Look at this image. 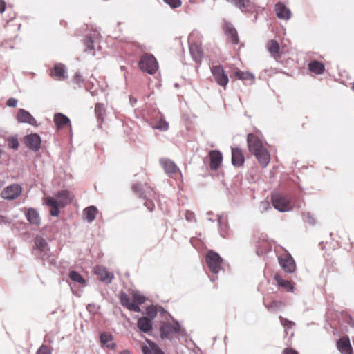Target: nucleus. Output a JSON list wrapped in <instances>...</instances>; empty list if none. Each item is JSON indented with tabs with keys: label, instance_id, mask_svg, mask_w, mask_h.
Returning a JSON list of instances; mask_svg holds the SVG:
<instances>
[{
	"label": "nucleus",
	"instance_id": "obj_1",
	"mask_svg": "<svg viewBox=\"0 0 354 354\" xmlns=\"http://www.w3.org/2000/svg\"><path fill=\"white\" fill-rule=\"evenodd\" d=\"M247 143L250 152L256 157L263 168L266 167L270 161V156L260 138L256 134L249 133Z\"/></svg>",
	"mask_w": 354,
	"mask_h": 354
},
{
	"label": "nucleus",
	"instance_id": "obj_2",
	"mask_svg": "<svg viewBox=\"0 0 354 354\" xmlns=\"http://www.w3.org/2000/svg\"><path fill=\"white\" fill-rule=\"evenodd\" d=\"M57 199L48 196L44 198L45 204L51 207L50 214L53 216L59 214V207H64L71 204L74 198V195L68 190H62L56 193Z\"/></svg>",
	"mask_w": 354,
	"mask_h": 354
},
{
	"label": "nucleus",
	"instance_id": "obj_3",
	"mask_svg": "<svg viewBox=\"0 0 354 354\" xmlns=\"http://www.w3.org/2000/svg\"><path fill=\"white\" fill-rule=\"evenodd\" d=\"M132 190L140 197L145 199V205L149 211H153L155 204L153 200L156 201L158 194L153 187L148 184H141L140 183H135L132 185Z\"/></svg>",
	"mask_w": 354,
	"mask_h": 354
},
{
	"label": "nucleus",
	"instance_id": "obj_4",
	"mask_svg": "<svg viewBox=\"0 0 354 354\" xmlns=\"http://www.w3.org/2000/svg\"><path fill=\"white\" fill-rule=\"evenodd\" d=\"M139 68L144 72L154 74L158 68V62L156 58L149 54H145L139 62Z\"/></svg>",
	"mask_w": 354,
	"mask_h": 354
},
{
	"label": "nucleus",
	"instance_id": "obj_5",
	"mask_svg": "<svg viewBox=\"0 0 354 354\" xmlns=\"http://www.w3.org/2000/svg\"><path fill=\"white\" fill-rule=\"evenodd\" d=\"M206 263L213 273L217 274L221 270L222 258L215 252H209L205 257Z\"/></svg>",
	"mask_w": 354,
	"mask_h": 354
},
{
	"label": "nucleus",
	"instance_id": "obj_6",
	"mask_svg": "<svg viewBox=\"0 0 354 354\" xmlns=\"http://www.w3.org/2000/svg\"><path fill=\"white\" fill-rule=\"evenodd\" d=\"M273 207L279 212H288L292 209L290 201L283 196L275 193L272 195Z\"/></svg>",
	"mask_w": 354,
	"mask_h": 354
},
{
	"label": "nucleus",
	"instance_id": "obj_7",
	"mask_svg": "<svg viewBox=\"0 0 354 354\" xmlns=\"http://www.w3.org/2000/svg\"><path fill=\"white\" fill-rule=\"evenodd\" d=\"M22 192L21 187L18 184H12L6 188L1 193V196L6 200L11 201L19 197Z\"/></svg>",
	"mask_w": 354,
	"mask_h": 354
},
{
	"label": "nucleus",
	"instance_id": "obj_8",
	"mask_svg": "<svg viewBox=\"0 0 354 354\" xmlns=\"http://www.w3.org/2000/svg\"><path fill=\"white\" fill-rule=\"evenodd\" d=\"M211 71L216 83L221 86L225 88L228 84L229 80L223 67L221 66H212Z\"/></svg>",
	"mask_w": 354,
	"mask_h": 354
},
{
	"label": "nucleus",
	"instance_id": "obj_9",
	"mask_svg": "<svg viewBox=\"0 0 354 354\" xmlns=\"http://www.w3.org/2000/svg\"><path fill=\"white\" fill-rule=\"evenodd\" d=\"M179 330L178 324H164L160 328V335L162 338L171 339Z\"/></svg>",
	"mask_w": 354,
	"mask_h": 354
},
{
	"label": "nucleus",
	"instance_id": "obj_10",
	"mask_svg": "<svg viewBox=\"0 0 354 354\" xmlns=\"http://www.w3.org/2000/svg\"><path fill=\"white\" fill-rule=\"evenodd\" d=\"M94 272L99 277L100 281L106 283H110L114 278L113 274L109 272L102 266H95L94 268Z\"/></svg>",
	"mask_w": 354,
	"mask_h": 354
},
{
	"label": "nucleus",
	"instance_id": "obj_11",
	"mask_svg": "<svg viewBox=\"0 0 354 354\" xmlns=\"http://www.w3.org/2000/svg\"><path fill=\"white\" fill-rule=\"evenodd\" d=\"M24 142L30 149L37 151L40 148L41 139L39 136L36 133L30 134L24 138Z\"/></svg>",
	"mask_w": 354,
	"mask_h": 354
},
{
	"label": "nucleus",
	"instance_id": "obj_12",
	"mask_svg": "<svg viewBox=\"0 0 354 354\" xmlns=\"http://www.w3.org/2000/svg\"><path fill=\"white\" fill-rule=\"evenodd\" d=\"M279 262L286 272L292 273L295 270L296 265L291 256L288 255L285 257H279Z\"/></svg>",
	"mask_w": 354,
	"mask_h": 354
},
{
	"label": "nucleus",
	"instance_id": "obj_13",
	"mask_svg": "<svg viewBox=\"0 0 354 354\" xmlns=\"http://www.w3.org/2000/svg\"><path fill=\"white\" fill-rule=\"evenodd\" d=\"M17 120L21 123H28L30 125H36L37 121L27 111L20 109L17 113Z\"/></svg>",
	"mask_w": 354,
	"mask_h": 354
},
{
	"label": "nucleus",
	"instance_id": "obj_14",
	"mask_svg": "<svg viewBox=\"0 0 354 354\" xmlns=\"http://www.w3.org/2000/svg\"><path fill=\"white\" fill-rule=\"evenodd\" d=\"M337 346L342 354H353V348L348 336L340 338L337 342Z\"/></svg>",
	"mask_w": 354,
	"mask_h": 354
},
{
	"label": "nucleus",
	"instance_id": "obj_15",
	"mask_svg": "<svg viewBox=\"0 0 354 354\" xmlns=\"http://www.w3.org/2000/svg\"><path fill=\"white\" fill-rule=\"evenodd\" d=\"M274 10L278 18L288 20L291 17V11L286 6L281 3H277L274 6Z\"/></svg>",
	"mask_w": 354,
	"mask_h": 354
},
{
	"label": "nucleus",
	"instance_id": "obj_16",
	"mask_svg": "<svg viewBox=\"0 0 354 354\" xmlns=\"http://www.w3.org/2000/svg\"><path fill=\"white\" fill-rule=\"evenodd\" d=\"M50 75L55 80H64L66 79V68L61 63L56 64L51 69Z\"/></svg>",
	"mask_w": 354,
	"mask_h": 354
},
{
	"label": "nucleus",
	"instance_id": "obj_17",
	"mask_svg": "<svg viewBox=\"0 0 354 354\" xmlns=\"http://www.w3.org/2000/svg\"><path fill=\"white\" fill-rule=\"evenodd\" d=\"M160 163L165 171L169 175L175 174L179 171L176 165L169 159L162 158L160 160Z\"/></svg>",
	"mask_w": 354,
	"mask_h": 354
},
{
	"label": "nucleus",
	"instance_id": "obj_18",
	"mask_svg": "<svg viewBox=\"0 0 354 354\" xmlns=\"http://www.w3.org/2000/svg\"><path fill=\"white\" fill-rule=\"evenodd\" d=\"M223 31L233 44L239 43L237 32L234 26L230 23H225L223 26Z\"/></svg>",
	"mask_w": 354,
	"mask_h": 354
},
{
	"label": "nucleus",
	"instance_id": "obj_19",
	"mask_svg": "<svg viewBox=\"0 0 354 354\" xmlns=\"http://www.w3.org/2000/svg\"><path fill=\"white\" fill-rule=\"evenodd\" d=\"M120 300L121 304L129 309V310L134 311V312H140V308L139 306H138L136 304H134L133 302H131L130 298L129 296L124 293L122 292L120 296Z\"/></svg>",
	"mask_w": 354,
	"mask_h": 354
},
{
	"label": "nucleus",
	"instance_id": "obj_20",
	"mask_svg": "<svg viewBox=\"0 0 354 354\" xmlns=\"http://www.w3.org/2000/svg\"><path fill=\"white\" fill-rule=\"evenodd\" d=\"M210 164L209 167L212 169H217L222 162V154L218 151H212L209 153Z\"/></svg>",
	"mask_w": 354,
	"mask_h": 354
},
{
	"label": "nucleus",
	"instance_id": "obj_21",
	"mask_svg": "<svg viewBox=\"0 0 354 354\" xmlns=\"http://www.w3.org/2000/svg\"><path fill=\"white\" fill-rule=\"evenodd\" d=\"M189 51L192 57L196 62H201L203 57L202 48L198 44L194 43L189 46Z\"/></svg>",
	"mask_w": 354,
	"mask_h": 354
},
{
	"label": "nucleus",
	"instance_id": "obj_22",
	"mask_svg": "<svg viewBox=\"0 0 354 354\" xmlns=\"http://www.w3.org/2000/svg\"><path fill=\"white\" fill-rule=\"evenodd\" d=\"M53 120L57 129H61L67 125L70 126L69 118L62 113L55 114Z\"/></svg>",
	"mask_w": 354,
	"mask_h": 354
},
{
	"label": "nucleus",
	"instance_id": "obj_23",
	"mask_svg": "<svg viewBox=\"0 0 354 354\" xmlns=\"http://www.w3.org/2000/svg\"><path fill=\"white\" fill-rule=\"evenodd\" d=\"M232 162L236 167H240L243 163V155L241 149H232Z\"/></svg>",
	"mask_w": 354,
	"mask_h": 354
},
{
	"label": "nucleus",
	"instance_id": "obj_24",
	"mask_svg": "<svg viewBox=\"0 0 354 354\" xmlns=\"http://www.w3.org/2000/svg\"><path fill=\"white\" fill-rule=\"evenodd\" d=\"M137 325L141 331L148 333L152 328V321L146 317H143L138 320Z\"/></svg>",
	"mask_w": 354,
	"mask_h": 354
},
{
	"label": "nucleus",
	"instance_id": "obj_25",
	"mask_svg": "<svg viewBox=\"0 0 354 354\" xmlns=\"http://www.w3.org/2000/svg\"><path fill=\"white\" fill-rule=\"evenodd\" d=\"M27 220L33 225H39L40 218L37 211L33 208H30L26 213Z\"/></svg>",
	"mask_w": 354,
	"mask_h": 354
},
{
	"label": "nucleus",
	"instance_id": "obj_26",
	"mask_svg": "<svg viewBox=\"0 0 354 354\" xmlns=\"http://www.w3.org/2000/svg\"><path fill=\"white\" fill-rule=\"evenodd\" d=\"M100 342L103 346L111 349H113L115 346V343L113 342L112 335L106 333L101 334Z\"/></svg>",
	"mask_w": 354,
	"mask_h": 354
},
{
	"label": "nucleus",
	"instance_id": "obj_27",
	"mask_svg": "<svg viewBox=\"0 0 354 354\" xmlns=\"http://www.w3.org/2000/svg\"><path fill=\"white\" fill-rule=\"evenodd\" d=\"M84 214L86 220L91 223L93 221L96 217L97 209L95 206H90L84 209Z\"/></svg>",
	"mask_w": 354,
	"mask_h": 354
},
{
	"label": "nucleus",
	"instance_id": "obj_28",
	"mask_svg": "<svg viewBox=\"0 0 354 354\" xmlns=\"http://www.w3.org/2000/svg\"><path fill=\"white\" fill-rule=\"evenodd\" d=\"M267 48L272 57L274 58L279 57V45L277 41L270 40L268 43Z\"/></svg>",
	"mask_w": 354,
	"mask_h": 354
},
{
	"label": "nucleus",
	"instance_id": "obj_29",
	"mask_svg": "<svg viewBox=\"0 0 354 354\" xmlns=\"http://www.w3.org/2000/svg\"><path fill=\"white\" fill-rule=\"evenodd\" d=\"M308 68L316 74H322L324 71V66L318 61H313L308 64Z\"/></svg>",
	"mask_w": 354,
	"mask_h": 354
},
{
	"label": "nucleus",
	"instance_id": "obj_30",
	"mask_svg": "<svg viewBox=\"0 0 354 354\" xmlns=\"http://www.w3.org/2000/svg\"><path fill=\"white\" fill-rule=\"evenodd\" d=\"M86 47L85 51L88 52L92 55H95V41L91 37H86L84 41Z\"/></svg>",
	"mask_w": 354,
	"mask_h": 354
},
{
	"label": "nucleus",
	"instance_id": "obj_31",
	"mask_svg": "<svg viewBox=\"0 0 354 354\" xmlns=\"http://www.w3.org/2000/svg\"><path fill=\"white\" fill-rule=\"evenodd\" d=\"M35 245L41 252H45L48 250V244L46 240L41 236L35 237Z\"/></svg>",
	"mask_w": 354,
	"mask_h": 354
},
{
	"label": "nucleus",
	"instance_id": "obj_32",
	"mask_svg": "<svg viewBox=\"0 0 354 354\" xmlns=\"http://www.w3.org/2000/svg\"><path fill=\"white\" fill-rule=\"evenodd\" d=\"M95 113L96 117L101 122L104 120V107L101 103H97L95 106Z\"/></svg>",
	"mask_w": 354,
	"mask_h": 354
},
{
	"label": "nucleus",
	"instance_id": "obj_33",
	"mask_svg": "<svg viewBox=\"0 0 354 354\" xmlns=\"http://www.w3.org/2000/svg\"><path fill=\"white\" fill-rule=\"evenodd\" d=\"M276 280L279 286L286 288L288 291L292 292L293 291V286L292 283L287 280H284L280 277H276Z\"/></svg>",
	"mask_w": 354,
	"mask_h": 354
},
{
	"label": "nucleus",
	"instance_id": "obj_34",
	"mask_svg": "<svg viewBox=\"0 0 354 354\" xmlns=\"http://www.w3.org/2000/svg\"><path fill=\"white\" fill-rule=\"evenodd\" d=\"M149 343V346H142V351L143 352L144 354H150L152 352L153 353V354H155V351L156 349H160L155 344H153V342H149L148 341L147 342Z\"/></svg>",
	"mask_w": 354,
	"mask_h": 354
},
{
	"label": "nucleus",
	"instance_id": "obj_35",
	"mask_svg": "<svg viewBox=\"0 0 354 354\" xmlns=\"http://www.w3.org/2000/svg\"><path fill=\"white\" fill-rule=\"evenodd\" d=\"M69 277L72 281L77 282L80 284H84L86 282L84 278L75 271H71L69 273Z\"/></svg>",
	"mask_w": 354,
	"mask_h": 354
},
{
	"label": "nucleus",
	"instance_id": "obj_36",
	"mask_svg": "<svg viewBox=\"0 0 354 354\" xmlns=\"http://www.w3.org/2000/svg\"><path fill=\"white\" fill-rule=\"evenodd\" d=\"M169 127L168 123L160 118L156 123L153 126V129H160L161 131H166Z\"/></svg>",
	"mask_w": 354,
	"mask_h": 354
},
{
	"label": "nucleus",
	"instance_id": "obj_37",
	"mask_svg": "<svg viewBox=\"0 0 354 354\" xmlns=\"http://www.w3.org/2000/svg\"><path fill=\"white\" fill-rule=\"evenodd\" d=\"M133 303L136 304L138 306L145 302V298L144 296L138 292H133L132 293Z\"/></svg>",
	"mask_w": 354,
	"mask_h": 354
},
{
	"label": "nucleus",
	"instance_id": "obj_38",
	"mask_svg": "<svg viewBox=\"0 0 354 354\" xmlns=\"http://www.w3.org/2000/svg\"><path fill=\"white\" fill-rule=\"evenodd\" d=\"M146 313L147 315V318L150 319L152 321L156 316L157 315V310L156 308L153 306H150L147 308Z\"/></svg>",
	"mask_w": 354,
	"mask_h": 354
},
{
	"label": "nucleus",
	"instance_id": "obj_39",
	"mask_svg": "<svg viewBox=\"0 0 354 354\" xmlns=\"http://www.w3.org/2000/svg\"><path fill=\"white\" fill-rule=\"evenodd\" d=\"M7 142L8 147L13 149H17L19 145L18 139L15 137L8 138Z\"/></svg>",
	"mask_w": 354,
	"mask_h": 354
},
{
	"label": "nucleus",
	"instance_id": "obj_40",
	"mask_svg": "<svg viewBox=\"0 0 354 354\" xmlns=\"http://www.w3.org/2000/svg\"><path fill=\"white\" fill-rule=\"evenodd\" d=\"M255 12H257L255 6L250 0H245V12L252 14Z\"/></svg>",
	"mask_w": 354,
	"mask_h": 354
},
{
	"label": "nucleus",
	"instance_id": "obj_41",
	"mask_svg": "<svg viewBox=\"0 0 354 354\" xmlns=\"http://www.w3.org/2000/svg\"><path fill=\"white\" fill-rule=\"evenodd\" d=\"M84 81V78L80 73H75L73 77V82L79 86L83 84Z\"/></svg>",
	"mask_w": 354,
	"mask_h": 354
},
{
	"label": "nucleus",
	"instance_id": "obj_42",
	"mask_svg": "<svg viewBox=\"0 0 354 354\" xmlns=\"http://www.w3.org/2000/svg\"><path fill=\"white\" fill-rule=\"evenodd\" d=\"M166 3L169 4L171 8H176L181 6L180 0H163Z\"/></svg>",
	"mask_w": 354,
	"mask_h": 354
},
{
	"label": "nucleus",
	"instance_id": "obj_43",
	"mask_svg": "<svg viewBox=\"0 0 354 354\" xmlns=\"http://www.w3.org/2000/svg\"><path fill=\"white\" fill-rule=\"evenodd\" d=\"M36 354H51V351L48 346L42 345L37 350Z\"/></svg>",
	"mask_w": 354,
	"mask_h": 354
},
{
	"label": "nucleus",
	"instance_id": "obj_44",
	"mask_svg": "<svg viewBox=\"0 0 354 354\" xmlns=\"http://www.w3.org/2000/svg\"><path fill=\"white\" fill-rule=\"evenodd\" d=\"M281 324L287 328H292L294 326V323L292 321H289L288 319L283 318L282 317H279Z\"/></svg>",
	"mask_w": 354,
	"mask_h": 354
},
{
	"label": "nucleus",
	"instance_id": "obj_45",
	"mask_svg": "<svg viewBox=\"0 0 354 354\" xmlns=\"http://www.w3.org/2000/svg\"><path fill=\"white\" fill-rule=\"evenodd\" d=\"M185 217L186 218V220L189 222H192V221H196V216H195V214L193 212H191V211H186L185 214Z\"/></svg>",
	"mask_w": 354,
	"mask_h": 354
},
{
	"label": "nucleus",
	"instance_id": "obj_46",
	"mask_svg": "<svg viewBox=\"0 0 354 354\" xmlns=\"http://www.w3.org/2000/svg\"><path fill=\"white\" fill-rule=\"evenodd\" d=\"M304 220L306 223L310 225H314L315 223V219L313 216L310 213H306L304 214Z\"/></svg>",
	"mask_w": 354,
	"mask_h": 354
},
{
	"label": "nucleus",
	"instance_id": "obj_47",
	"mask_svg": "<svg viewBox=\"0 0 354 354\" xmlns=\"http://www.w3.org/2000/svg\"><path fill=\"white\" fill-rule=\"evenodd\" d=\"M255 77L254 74L248 71H245V80L250 81V84L254 82Z\"/></svg>",
	"mask_w": 354,
	"mask_h": 354
},
{
	"label": "nucleus",
	"instance_id": "obj_48",
	"mask_svg": "<svg viewBox=\"0 0 354 354\" xmlns=\"http://www.w3.org/2000/svg\"><path fill=\"white\" fill-rule=\"evenodd\" d=\"M243 73L240 70L236 69L234 72H233L230 76L235 77L236 79L241 80L243 77Z\"/></svg>",
	"mask_w": 354,
	"mask_h": 354
},
{
	"label": "nucleus",
	"instance_id": "obj_49",
	"mask_svg": "<svg viewBox=\"0 0 354 354\" xmlns=\"http://www.w3.org/2000/svg\"><path fill=\"white\" fill-rule=\"evenodd\" d=\"M227 1L233 3L241 9L243 8V0H227Z\"/></svg>",
	"mask_w": 354,
	"mask_h": 354
},
{
	"label": "nucleus",
	"instance_id": "obj_50",
	"mask_svg": "<svg viewBox=\"0 0 354 354\" xmlns=\"http://www.w3.org/2000/svg\"><path fill=\"white\" fill-rule=\"evenodd\" d=\"M17 104V100L15 98H10L7 100L6 104L10 107H15Z\"/></svg>",
	"mask_w": 354,
	"mask_h": 354
},
{
	"label": "nucleus",
	"instance_id": "obj_51",
	"mask_svg": "<svg viewBox=\"0 0 354 354\" xmlns=\"http://www.w3.org/2000/svg\"><path fill=\"white\" fill-rule=\"evenodd\" d=\"M282 354H299L298 352L292 348H286Z\"/></svg>",
	"mask_w": 354,
	"mask_h": 354
},
{
	"label": "nucleus",
	"instance_id": "obj_52",
	"mask_svg": "<svg viewBox=\"0 0 354 354\" xmlns=\"http://www.w3.org/2000/svg\"><path fill=\"white\" fill-rule=\"evenodd\" d=\"M6 10V2L3 0H0V13H3Z\"/></svg>",
	"mask_w": 354,
	"mask_h": 354
},
{
	"label": "nucleus",
	"instance_id": "obj_53",
	"mask_svg": "<svg viewBox=\"0 0 354 354\" xmlns=\"http://www.w3.org/2000/svg\"><path fill=\"white\" fill-rule=\"evenodd\" d=\"M348 324L354 329V319L351 317H348Z\"/></svg>",
	"mask_w": 354,
	"mask_h": 354
},
{
	"label": "nucleus",
	"instance_id": "obj_54",
	"mask_svg": "<svg viewBox=\"0 0 354 354\" xmlns=\"http://www.w3.org/2000/svg\"><path fill=\"white\" fill-rule=\"evenodd\" d=\"M279 304H280V302L274 301L272 302V304H270V306L269 308L277 307Z\"/></svg>",
	"mask_w": 354,
	"mask_h": 354
},
{
	"label": "nucleus",
	"instance_id": "obj_55",
	"mask_svg": "<svg viewBox=\"0 0 354 354\" xmlns=\"http://www.w3.org/2000/svg\"><path fill=\"white\" fill-rule=\"evenodd\" d=\"M265 209H267V207L269 206V203L268 202H264L261 205Z\"/></svg>",
	"mask_w": 354,
	"mask_h": 354
},
{
	"label": "nucleus",
	"instance_id": "obj_56",
	"mask_svg": "<svg viewBox=\"0 0 354 354\" xmlns=\"http://www.w3.org/2000/svg\"><path fill=\"white\" fill-rule=\"evenodd\" d=\"M120 354H131L130 351L128 350H124L120 353Z\"/></svg>",
	"mask_w": 354,
	"mask_h": 354
},
{
	"label": "nucleus",
	"instance_id": "obj_57",
	"mask_svg": "<svg viewBox=\"0 0 354 354\" xmlns=\"http://www.w3.org/2000/svg\"><path fill=\"white\" fill-rule=\"evenodd\" d=\"M155 354H165L160 349H156Z\"/></svg>",
	"mask_w": 354,
	"mask_h": 354
},
{
	"label": "nucleus",
	"instance_id": "obj_58",
	"mask_svg": "<svg viewBox=\"0 0 354 354\" xmlns=\"http://www.w3.org/2000/svg\"><path fill=\"white\" fill-rule=\"evenodd\" d=\"M257 15L256 14V15H254V19H253V21H255V20L257 19Z\"/></svg>",
	"mask_w": 354,
	"mask_h": 354
},
{
	"label": "nucleus",
	"instance_id": "obj_59",
	"mask_svg": "<svg viewBox=\"0 0 354 354\" xmlns=\"http://www.w3.org/2000/svg\"><path fill=\"white\" fill-rule=\"evenodd\" d=\"M2 185H3V182L0 181V187H1Z\"/></svg>",
	"mask_w": 354,
	"mask_h": 354
},
{
	"label": "nucleus",
	"instance_id": "obj_60",
	"mask_svg": "<svg viewBox=\"0 0 354 354\" xmlns=\"http://www.w3.org/2000/svg\"><path fill=\"white\" fill-rule=\"evenodd\" d=\"M352 88H353V90L354 91V84H353Z\"/></svg>",
	"mask_w": 354,
	"mask_h": 354
},
{
	"label": "nucleus",
	"instance_id": "obj_61",
	"mask_svg": "<svg viewBox=\"0 0 354 354\" xmlns=\"http://www.w3.org/2000/svg\"><path fill=\"white\" fill-rule=\"evenodd\" d=\"M121 68H122V70H124V66H122Z\"/></svg>",
	"mask_w": 354,
	"mask_h": 354
}]
</instances>
